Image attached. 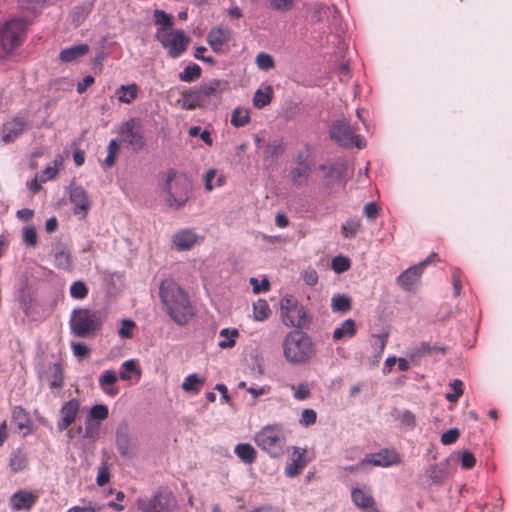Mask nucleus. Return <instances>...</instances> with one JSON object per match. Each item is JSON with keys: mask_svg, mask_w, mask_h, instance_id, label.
Here are the masks:
<instances>
[{"mask_svg": "<svg viewBox=\"0 0 512 512\" xmlns=\"http://www.w3.org/2000/svg\"><path fill=\"white\" fill-rule=\"evenodd\" d=\"M364 215L368 220L373 221L377 218L379 214V208L374 202H369L364 206L363 210Z\"/></svg>", "mask_w": 512, "mask_h": 512, "instance_id": "338daca9", "label": "nucleus"}, {"mask_svg": "<svg viewBox=\"0 0 512 512\" xmlns=\"http://www.w3.org/2000/svg\"><path fill=\"white\" fill-rule=\"evenodd\" d=\"M80 408L78 399H71L63 404L60 409V420L57 422L59 431L66 430L76 419Z\"/></svg>", "mask_w": 512, "mask_h": 512, "instance_id": "6ab92c4d", "label": "nucleus"}, {"mask_svg": "<svg viewBox=\"0 0 512 512\" xmlns=\"http://www.w3.org/2000/svg\"><path fill=\"white\" fill-rule=\"evenodd\" d=\"M200 238L191 229H183L174 234L172 243L178 251H187L198 244Z\"/></svg>", "mask_w": 512, "mask_h": 512, "instance_id": "412c9836", "label": "nucleus"}, {"mask_svg": "<svg viewBox=\"0 0 512 512\" xmlns=\"http://www.w3.org/2000/svg\"><path fill=\"white\" fill-rule=\"evenodd\" d=\"M230 38L231 30L223 26L212 28L207 34V42L215 53H221Z\"/></svg>", "mask_w": 512, "mask_h": 512, "instance_id": "aec40b11", "label": "nucleus"}, {"mask_svg": "<svg viewBox=\"0 0 512 512\" xmlns=\"http://www.w3.org/2000/svg\"><path fill=\"white\" fill-rule=\"evenodd\" d=\"M283 356L292 365L309 363L316 355L312 338L300 330L289 331L282 342Z\"/></svg>", "mask_w": 512, "mask_h": 512, "instance_id": "7ed1b4c3", "label": "nucleus"}, {"mask_svg": "<svg viewBox=\"0 0 512 512\" xmlns=\"http://www.w3.org/2000/svg\"><path fill=\"white\" fill-rule=\"evenodd\" d=\"M117 381V374L113 370H105L99 377V386L103 392L109 396H116L119 392L115 386Z\"/></svg>", "mask_w": 512, "mask_h": 512, "instance_id": "393cba45", "label": "nucleus"}, {"mask_svg": "<svg viewBox=\"0 0 512 512\" xmlns=\"http://www.w3.org/2000/svg\"><path fill=\"white\" fill-rule=\"evenodd\" d=\"M283 152V142L281 139L270 141L264 148L263 154L266 159H276Z\"/></svg>", "mask_w": 512, "mask_h": 512, "instance_id": "ea45409f", "label": "nucleus"}, {"mask_svg": "<svg viewBox=\"0 0 512 512\" xmlns=\"http://www.w3.org/2000/svg\"><path fill=\"white\" fill-rule=\"evenodd\" d=\"M89 52V46L87 44H79L60 52L59 58L62 62L71 63L78 60Z\"/></svg>", "mask_w": 512, "mask_h": 512, "instance_id": "bb28decb", "label": "nucleus"}, {"mask_svg": "<svg viewBox=\"0 0 512 512\" xmlns=\"http://www.w3.org/2000/svg\"><path fill=\"white\" fill-rule=\"evenodd\" d=\"M116 446L119 453L124 457H130L132 454L131 443L126 425H121L116 431Z\"/></svg>", "mask_w": 512, "mask_h": 512, "instance_id": "cd10ccee", "label": "nucleus"}, {"mask_svg": "<svg viewBox=\"0 0 512 512\" xmlns=\"http://www.w3.org/2000/svg\"><path fill=\"white\" fill-rule=\"evenodd\" d=\"M13 418L15 421H17L20 428L26 427L29 422L25 410L20 406H17L13 409Z\"/></svg>", "mask_w": 512, "mask_h": 512, "instance_id": "052dcab7", "label": "nucleus"}, {"mask_svg": "<svg viewBox=\"0 0 512 512\" xmlns=\"http://www.w3.org/2000/svg\"><path fill=\"white\" fill-rule=\"evenodd\" d=\"M449 386L452 392L446 394V400L450 403H456L463 394V382L459 379H454Z\"/></svg>", "mask_w": 512, "mask_h": 512, "instance_id": "3c124183", "label": "nucleus"}, {"mask_svg": "<svg viewBox=\"0 0 512 512\" xmlns=\"http://www.w3.org/2000/svg\"><path fill=\"white\" fill-rule=\"evenodd\" d=\"M361 227V221L358 218H349L342 225V235L344 238H353Z\"/></svg>", "mask_w": 512, "mask_h": 512, "instance_id": "79ce46f5", "label": "nucleus"}, {"mask_svg": "<svg viewBox=\"0 0 512 512\" xmlns=\"http://www.w3.org/2000/svg\"><path fill=\"white\" fill-rule=\"evenodd\" d=\"M132 374L140 376V371L137 369L136 361L131 359L122 363L119 376L122 380L128 381L132 378Z\"/></svg>", "mask_w": 512, "mask_h": 512, "instance_id": "c03bdc74", "label": "nucleus"}, {"mask_svg": "<svg viewBox=\"0 0 512 512\" xmlns=\"http://www.w3.org/2000/svg\"><path fill=\"white\" fill-rule=\"evenodd\" d=\"M163 190L166 193V203L174 209L182 208L188 201L191 183L187 177L177 175V172L170 169L163 184Z\"/></svg>", "mask_w": 512, "mask_h": 512, "instance_id": "39448f33", "label": "nucleus"}, {"mask_svg": "<svg viewBox=\"0 0 512 512\" xmlns=\"http://www.w3.org/2000/svg\"><path fill=\"white\" fill-rule=\"evenodd\" d=\"M293 397L298 401H304L311 396V386L308 382L292 385Z\"/></svg>", "mask_w": 512, "mask_h": 512, "instance_id": "09e8293b", "label": "nucleus"}, {"mask_svg": "<svg viewBox=\"0 0 512 512\" xmlns=\"http://www.w3.org/2000/svg\"><path fill=\"white\" fill-rule=\"evenodd\" d=\"M331 267L336 273H344L350 268V260L345 256H335L331 261Z\"/></svg>", "mask_w": 512, "mask_h": 512, "instance_id": "5fc2aeb1", "label": "nucleus"}, {"mask_svg": "<svg viewBox=\"0 0 512 512\" xmlns=\"http://www.w3.org/2000/svg\"><path fill=\"white\" fill-rule=\"evenodd\" d=\"M250 284L252 285L253 292L258 294L260 292H266L269 290L270 284L269 281L264 278L261 283L256 278L250 279Z\"/></svg>", "mask_w": 512, "mask_h": 512, "instance_id": "69168bd1", "label": "nucleus"}, {"mask_svg": "<svg viewBox=\"0 0 512 512\" xmlns=\"http://www.w3.org/2000/svg\"><path fill=\"white\" fill-rule=\"evenodd\" d=\"M238 335L239 332L237 329H222L219 333L221 340L219 341L218 346L222 349L232 348L236 343Z\"/></svg>", "mask_w": 512, "mask_h": 512, "instance_id": "e433bc0d", "label": "nucleus"}, {"mask_svg": "<svg viewBox=\"0 0 512 512\" xmlns=\"http://www.w3.org/2000/svg\"><path fill=\"white\" fill-rule=\"evenodd\" d=\"M139 512H171L176 506L172 492L160 488L151 497H139L136 501Z\"/></svg>", "mask_w": 512, "mask_h": 512, "instance_id": "1a4fd4ad", "label": "nucleus"}, {"mask_svg": "<svg viewBox=\"0 0 512 512\" xmlns=\"http://www.w3.org/2000/svg\"><path fill=\"white\" fill-rule=\"evenodd\" d=\"M69 199L74 205V214L80 218H84L90 208V200L86 191L81 186H72L70 188Z\"/></svg>", "mask_w": 512, "mask_h": 512, "instance_id": "f3484780", "label": "nucleus"}, {"mask_svg": "<svg viewBox=\"0 0 512 512\" xmlns=\"http://www.w3.org/2000/svg\"><path fill=\"white\" fill-rule=\"evenodd\" d=\"M271 315L269 304L264 299H258L253 303V317L256 321H265Z\"/></svg>", "mask_w": 512, "mask_h": 512, "instance_id": "c9c22d12", "label": "nucleus"}, {"mask_svg": "<svg viewBox=\"0 0 512 512\" xmlns=\"http://www.w3.org/2000/svg\"><path fill=\"white\" fill-rule=\"evenodd\" d=\"M27 22L23 18H12L0 27V45L5 52H11L24 41Z\"/></svg>", "mask_w": 512, "mask_h": 512, "instance_id": "6e6552de", "label": "nucleus"}, {"mask_svg": "<svg viewBox=\"0 0 512 512\" xmlns=\"http://www.w3.org/2000/svg\"><path fill=\"white\" fill-rule=\"evenodd\" d=\"M306 450L300 447L293 448L291 461L286 465L285 474L288 477L297 476L306 466Z\"/></svg>", "mask_w": 512, "mask_h": 512, "instance_id": "4be33fe9", "label": "nucleus"}, {"mask_svg": "<svg viewBox=\"0 0 512 512\" xmlns=\"http://www.w3.org/2000/svg\"><path fill=\"white\" fill-rule=\"evenodd\" d=\"M110 479V473L108 467L103 464L99 467L96 482L99 486H104L106 483L109 482Z\"/></svg>", "mask_w": 512, "mask_h": 512, "instance_id": "774afa93", "label": "nucleus"}, {"mask_svg": "<svg viewBox=\"0 0 512 512\" xmlns=\"http://www.w3.org/2000/svg\"><path fill=\"white\" fill-rule=\"evenodd\" d=\"M22 241L27 247H36L38 243L37 231L34 226L27 225L22 229Z\"/></svg>", "mask_w": 512, "mask_h": 512, "instance_id": "49530a36", "label": "nucleus"}, {"mask_svg": "<svg viewBox=\"0 0 512 512\" xmlns=\"http://www.w3.org/2000/svg\"><path fill=\"white\" fill-rule=\"evenodd\" d=\"M49 381L51 389H58L64 385V374L60 363L56 362L52 364Z\"/></svg>", "mask_w": 512, "mask_h": 512, "instance_id": "58836bf2", "label": "nucleus"}, {"mask_svg": "<svg viewBox=\"0 0 512 512\" xmlns=\"http://www.w3.org/2000/svg\"><path fill=\"white\" fill-rule=\"evenodd\" d=\"M331 309L333 312L346 313L351 309V300L344 294H336L331 299Z\"/></svg>", "mask_w": 512, "mask_h": 512, "instance_id": "4c0bfd02", "label": "nucleus"}, {"mask_svg": "<svg viewBox=\"0 0 512 512\" xmlns=\"http://www.w3.org/2000/svg\"><path fill=\"white\" fill-rule=\"evenodd\" d=\"M202 69L198 64H190L187 65L183 71H181L178 75V78L182 82H194L201 77Z\"/></svg>", "mask_w": 512, "mask_h": 512, "instance_id": "72a5a7b5", "label": "nucleus"}, {"mask_svg": "<svg viewBox=\"0 0 512 512\" xmlns=\"http://www.w3.org/2000/svg\"><path fill=\"white\" fill-rule=\"evenodd\" d=\"M250 121L249 111L244 108H235L231 115V124L234 127H243Z\"/></svg>", "mask_w": 512, "mask_h": 512, "instance_id": "37998d69", "label": "nucleus"}, {"mask_svg": "<svg viewBox=\"0 0 512 512\" xmlns=\"http://www.w3.org/2000/svg\"><path fill=\"white\" fill-rule=\"evenodd\" d=\"M159 296L164 311L178 325H186L194 316V308L188 294L172 278L163 279L159 286Z\"/></svg>", "mask_w": 512, "mask_h": 512, "instance_id": "f03ea898", "label": "nucleus"}, {"mask_svg": "<svg viewBox=\"0 0 512 512\" xmlns=\"http://www.w3.org/2000/svg\"><path fill=\"white\" fill-rule=\"evenodd\" d=\"M204 384L205 378L199 377L197 374L193 373L184 379L182 389L187 393L197 394Z\"/></svg>", "mask_w": 512, "mask_h": 512, "instance_id": "2f4dec72", "label": "nucleus"}, {"mask_svg": "<svg viewBox=\"0 0 512 512\" xmlns=\"http://www.w3.org/2000/svg\"><path fill=\"white\" fill-rule=\"evenodd\" d=\"M137 120L131 118L125 121L119 129L122 140L128 143L134 150H140L144 146V139L139 130L135 129Z\"/></svg>", "mask_w": 512, "mask_h": 512, "instance_id": "4468645a", "label": "nucleus"}, {"mask_svg": "<svg viewBox=\"0 0 512 512\" xmlns=\"http://www.w3.org/2000/svg\"><path fill=\"white\" fill-rule=\"evenodd\" d=\"M69 293L73 299L82 300L88 295V287L83 281L77 280L71 284Z\"/></svg>", "mask_w": 512, "mask_h": 512, "instance_id": "a18cd8bd", "label": "nucleus"}, {"mask_svg": "<svg viewBox=\"0 0 512 512\" xmlns=\"http://www.w3.org/2000/svg\"><path fill=\"white\" fill-rule=\"evenodd\" d=\"M317 421V413L315 410L307 408L304 409L301 413L299 423L303 427H309L313 424H315Z\"/></svg>", "mask_w": 512, "mask_h": 512, "instance_id": "6e6d98bb", "label": "nucleus"}, {"mask_svg": "<svg viewBox=\"0 0 512 512\" xmlns=\"http://www.w3.org/2000/svg\"><path fill=\"white\" fill-rule=\"evenodd\" d=\"M254 442L270 457L278 458L284 453L285 431L281 424L266 425L255 434Z\"/></svg>", "mask_w": 512, "mask_h": 512, "instance_id": "20e7f679", "label": "nucleus"}, {"mask_svg": "<svg viewBox=\"0 0 512 512\" xmlns=\"http://www.w3.org/2000/svg\"><path fill=\"white\" fill-rule=\"evenodd\" d=\"M272 95L273 89L271 86H266L264 90L258 89L253 97L254 107L261 109L267 106L272 100Z\"/></svg>", "mask_w": 512, "mask_h": 512, "instance_id": "f704fd0d", "label": "nucleus"}, {"mask_svg": "<svg viewBox=\"0 0 512 512\" xmlns=\"http://www.w3.org/2000/svg\"><path fill=\"white\" fill-rule=\"evenodd\" d=\"M461 466L464 469H471L476 463L474 455L469 451H464L460 454Z\"/></svg>", "mask_w": 512, "mask_h": 512, "instance_id": "e2e57ef3", "label": "nucleus"}, {"mask_svg": "<svg viewBox=\"0 0 512 512\" xmlns=\"http://www.w3.org/2000/svg\"><path fill=\"white\" fill-rule=\"evenodd\" d=\"M330 136L344 147L356 146L361 149L366 145L365 140L355 133V128L345 120H337L333 123Z\"/></svg>", "mask_w": 512, "mask_h": 512, "instance_id": "9b49d317", "label": "nucleus"}, {"mask_svg": "<svg viewBox=\"0 0 512 512\" xmlns=\"http://www.w3.org/2000/svg\"><path fill=\"white\" fill-rule=\"evenodd\" d=\"M27 466V457L20 451L13 452L10 458V468L13 472H20Z\"/></svg>", "mask_w": 512, "mask_h": 512, "instance_id": "de8ad7c7", "label": "nucleus"}, {"mask_svg": "<svg viewBox=\"0 0 512 512\" xmlns=\"http://www.w3.org/2000/svg\"><path fill=\"white\" fill-rule=\"evenodd\" d=\"M356 322L349 318L344 320L340 326L333 331V340L341 341L343 339H351L356 335Z\"/></svg>", "mask_w": 512, "mask_h": 512, "instance_id": "a878e982", "label": "nucleus"}, {"mask_svg": "<svg viewBox=\"0 0 512 512\" xmlns=\"http://www.w3.org/2000/svg\"><path fill=\"white\" fill-rule=\"evenodd\" d=\"M320 169L325 172V177L336 180L342 177L345 167L342 163H332L329 165H321Z\"/></svg>", "mask_w": 512, "mask_h": 512, "instance_id": "a19ab883", "label": "nucleus"}, {"mask_svg": "<svg viewBox=\"0 0 512 512\" xmlns=\"http://www.w3.org/2000/svg\"><path fill=\"white\" fill-rule=\"evenodd\" d=\"M27 127V121L22 116H16L11 121L3 124L2 141L6 144L14 142L23 134Z\"/></svg>", "mask_w": 512, "mask_h": 512, "instance_id": "a211bd4d", "label": "nucleus"}, {"mask_svg": "<svg viewBox=\"0 0 512 512\" xmlns=\"http://www.w3.org/2000/svg\"><path fill=\"white\" fill-rule=\"evenodd\" d=\"M301 276L303 281L309 286H314L318 282V273L312 267L304 269L301 273Z\"/></svg>", "mask_w": 512, "mask_h": 512, "instance_id": "4d7b16f0", "label": "nucleus"}, {"mask_svg": "<svg viewBox=\"0 0 512 512\" xmlns=\"http://www.w3.org/2000/svg\"><path fill=\"white\" fill-rule=\"evenodd\" d=\"M351 499L355 506L364 512H376V502L372 491L367 486L354 487L351 490Z\"/></svg>", "mask_w": 512, "mask_h": 512, "instance_id": "2eb2a0df", "label": "nucleus"}, {"mask_svg": "<svg viewBox=\"0 0 512 512\" xmlns=\"http://www.w3.org/2000/svg\"><path fill=\"white\" fill-rule=\"evenodd\" d=\"M115 95L117 96L119 102L130 104L138 96V86L135 83L129 85H121L116 89Z\"/></svg>", "mask_w": 512, "mask_h": 512, "instance_id": "c756f323", "label": "nucleus"}, {"mask_svg": "<svg viewBox=\"0 0 512 512\" xmlns=\"http://www.w3.org/2000/svg\"><path fill=\"white\" fill-rule=\"evenodd\" d=\"M39 499L37 491L20 489L9 498V506L13 511H29Z\"/></svg>", "mask_w": 512, "mask_h": 512, "instance_id": "ddd939ff", "label": "nucleus"}, {"mask_svg": "<svg viewBox=\"0 0 512 512\" xmlns=\"http://www.w3.org/2000/svg\"><path fill=\"white\" fill-rule=\"evenodd\" d=\"M104 318L101 312L87 308L74 309L69 321L71 332L78 337L87 338L100 330Z\"/></svg>", "mask_w": 512, "mask_h": 512, "instance_id": "423d86ee", "label": "nucleus"}, {"mask_svg": "<svg viewBox=\"0 0 512 512\" xmlns=\"http://www.w3.org/2000/svg\"><path fill=\"white\" fill-rule=\"evenodd\" d=\"M310 174V165L305 160L299 158L297 166L290 171V179L293 185L300 187L308 181Z\"/></svg>", "mask_w": 512, "mask_h": 512, "instance_id": "b1692460", "label": "nucleus"}, {"mask_svg": "<svg viewBox=\"0 0 512 512\" xmlns=\"http://www.w3.org/2000/svg\"><path fill=\"white\" fill-rule=\"evenodd\" d=\"M445 353L444 347H439L436 345H430L429 343L423 342L418 347L413 349L409 356L412 361H414L416 358H420L423 355L426 354H433V353Z\"/></svg>", "mask_w": 512, "mask_h": 512, "instance_id": "473e14b6", "label": "nucleus"}, {"mask_svg": "<svg viewBox=\"0 0 512 512\" xmlns=\"http://www.w3.org/2000/svg\"><path fill=\"white\" fill-rule=\"evenodd\" d=\"M135 327L136 324L134 321L130 319H123L121 321L120 328L118 329V335L122 339H130L133 337V330Z\"/></svg>", "mask_w": 512, "mask_h": 512, "instance_id": "864d4df0", "label": "nucleus"}, {"mask_svg": "<svg viewBox=\"0 0 512 512\" xmlns=\"http://www.w3.org/2000/svg\"><path fill=\"white\" fill-rule=\"evenodd\" d=\"M280 319L286 327L297 328L296 330L305 328L310 323L305 307L290 294L280 300Z\"/></svg>", "mask_w": 512, "mask_h": 512, "instance_id": "0eeeda50", "label": "nucleus"}, {"mask_svg": "<svg viewBox=\"0 0 512 512\" xmlns=\"http://www.w3.org/2000/svg\"><path fill=\"white\" fill-rule=\"evenodd\" d=\"M109 415L108 407L104 404H96L91 407L87 420H105Z\"/></svg>", "mask_w": 512, "mask_h": 512, "instance_id": "8fccbe9b", "label": "nucleus"}, {"mask_svg": "<svg viewBox=\"0 0 512 512\" xmlns=\"http://www.w3.org/2000/svg\"><path fill=\"white\" fill-rule=\"evenodd\" d=\"M398 456L395 452L382 450L378 453H371L365 456L364 462L374 466L389 467L398 463Z\"/></svg>", "mask_w": 512, "mask_h": 512, "instance_id": "5701e85b", "label": "nucleus"}, {"mask_svg": "<svg viewBox=\"0 0 512 512\" xmlns=\"http://www.w3.org/2000/svg\"><path fill=\"white\" fill-rule=\"evenodd\" d=\"M71 348L74 355L80 359L87 357L89 354V348L83 343L73 342Z\"/></svg>", "mask_w": 512, "mask_h": 512, "instance_id": "0e129e2a", "label": "nucleus"}, {"mask_svg": "<svg viewBox=\"0 0 512 512\" xmlns=\"http://www.w3.org/2000/svg\"><path fill=\"white\" fill-rule=\"evenodd\" d=\"M236 456L245 464H252L256 460V450L249 443L237 444L234 448Z\"/></svg>", "mask_w": 512, "mask_h": 512, "instance_id": "7c9ffc66", "label": "nucleus"}, {"mask_svg": "<svg viewBox=\"0 0 512 512\" xmlns=\"http://www.w3.org/2000/svg\"><path fill=\"white\" fill-rule=\"evenodd\" d=\"M435 259H438V254L432 253L417 265L409 267L397 277V284L404 290L411 291L415 284L419 281L425 267Z\"/></svg>", "mask_w": 512, "mask_h": 512, "instance_id": "f8f14e48", "label": "nucleus"}, {"mask_svg": "<svg viewBox=\"0 0 512 512\" xmlns=\"http://www.w3.org/2000/svg\"><path fill=\"white\" fill-rule=\"evenodd\" d=\"M425 475L431 485H442L447 479L453 475V469L448 460L441 461L437 464L430 465L425 470Z\"/></svg>", "mask_w": 512, "mask_h": 512, "instance_id": "dca6fc26", "label": "nucleus"}, {"mask_svg": "<svg viewBox=\"0 0 512 512\" xmlns=\"http://www.w3.org/2000/svg\"><path fill=\"white\" fill-rule=\"evenodd\" d=\"M54 263L59 269L71 271L73 269V260L70 250L65 247H59L54 253Z\"/></svg>", "mask_w": 512, "mask_h": 512, "instance_id": "c85d7f7f", "label": "nucleus"}, {"mask_svg": "<svg viewBox=\"0 0 512 512\" xmlns=\"http://www.w3.org/2000/svg\"><path fill=\"white\" fill-rule=\"evenodd\" d=\"M460 432L457 428H451L441 435V443L443 445H450L457 441Z\"/></svg>", "mask_w": 512, "mask_h": 512, "instance_id": "bf43d9fd", "label": "nucleus"}, {"mask_svg": "<svg viewBox=\"0 0 512 512\" xmlns=\"http://www.w3.org/2000/svg\"><path fill=\"white\" fill-rule=\"evenodd\" d=\"M228 90L229 83L226 80L211 79L183 91L179 102L185 110H215L222 103L223 94Z\"/></svg>", "mask_w": 512, "mask_h": 512, "instance_id": "f257e3e1", "label": "nucleus"}, {"mask_svg": "<svg viewBox=\"0 0 512 512\" xmlns=\"http://www.w3.org/2000/svg\"><path fill=\"white\" fill-rule=\"evenodd\" d=\"M256 64L260 70L269 71L274 68L275 62L271 55L261 52L256 56Z\"/></svg>", "mask_w": 512, "mask_h": 512, "instance_id": "603ef678", "label": "nucleus"}, {"mask_svg": "<svg viewBox=\"0 0 512 512\" xmlns=\"http://www.w3.org/2000/svg\"><path fill=\"white\" fill-rule=\"evenodd\" d=\"M155 37L167 50L168 55L174 59L186 51L189 43V38L182 30L159 28Z\"/></svg>", "mask_w": 512, "mask_h": 512, "instance_id": "9d476101", "label": "nucleus"}, {"mask_svg": "<svg viewBox=\"0 0 512 512\" xmlns=\"http://www.w3.org/2000/svg\"><path fill=\"white\" fill-rule=\"evenodd\" d=\"M100 425L99 423H91L89 420L86 422V427L83 433V438L95 439L99 435Z\"/></svg>", "mask_w": 512, "mask_h": 512, "instance_id": "680f3d73", "label": "nucleus"}, {"mask_svg": "<svg viewBox=\"0 0 512 512\" xmlns=\"http://www.w3.org/2000/svg\"><path fill=\"white\" fill-rule=\"evenodd\" d=\"M156 24L161 25V28L169 29L172 26L171 16L162 10H155Z\"/></svg>", "mask_w": 512, "mask_h": 512, "instance_id": "13d9d810", "label": "nucleus"}]
</instances>
